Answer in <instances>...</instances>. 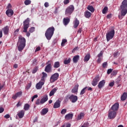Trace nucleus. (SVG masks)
Returning a JSON list of instances; mask_svg holds the SVG:
<instances>
[{
    "label": "nucleus",
    "instance_id": "1",
    "mask_svg": "<svg viewBox=\"0 0 127 127\" xmlns=\"http://www.w3.org/2000/svg\"><path fill=\"white\" fill-rule=\"evenodd\" d=\"M25 43H26L25 38L22 36H19L18 37V41L17 43L18 50H19L20 52L22 51V50H23L25 47Z\"/></svg>",
    "mask_w": 127,
    "mask_h": 127
},
{
    "label": "nucleus",
    "instance_id": "2",
    "mask_svg": "<svg viewBox=\"0 0 127 127\" xmlns=\"http://www.w3.org/2000/svg\"><path fill=\"white\" fill-rule=\"evenodd\" d=\"M54 31H55V28L53 26L50 27L47 29L45 35L48 40H50L52 38L53 34H54Z\"/></svg>",
    "mask_w": 127,
    "mask_h": 127
},
{
    "label": "nucleus",
    "instance_id": "3",
    "mask_svg": "<svg viewBox=\"0 0 127 127\" xmlns=\"http://www.w3.org/2000/svg\"><path fill=\"white\" fill-rule=\"evenodd\" d=\"M30 22V20L29 18H27L24 22H23V32L26 33V36L27 37H29L30 36V33L29 32H27V29H28V27H29V22Z\"/></svg>",
    "mask_w": 127,
    "mask_h": 127
},
{
    "label": "nucleus",
    "instance_id": "4",
    "mask_svg": "<svg viewBox=\"0 0 127 127\" xmlns=\"http://www.w3.org/2000/svg\"><path fill=\"white\" fill-rule=\"evenodd\" d=\"M115 36V30H112L110 31H108L106 34L107 41L109 42L111 39H113Z\"/></svg>",
    "mask_w": 127,
    "mask_h": 127
},
{
    "label": "nucleus",
    "instance_id": "5",
    "mask_svg": "<svg viewBox=\"0 0 127 127\" xmlns=\"http://www.w3.org/2000/svg\"><path fill=\"white\" fill-rule=\"evenodd\" d=\"M74 9H75V7H74V5H69L65 9V14L67 15H70V14H72V13H73V11H74Z\"/></svg>",
    "mask_w": 127,
    "mask_h": 127
},
{
    "label": "nucleus",
    "instance_id": "6",
    "mask_svg": "<svg viewBox=\"0 0 127 127\" xmlns=\"http://www.w3.org/2000/svg\"><path fill=\"white\" fill-rule=\"evenodd\" d=\"M121 15H119L118 17L119 19H122L123 17L126 15L127 13V8H124L120 7Z\"/></svg>",
    "mask_w": 127,
    "mask_h": 127
},
{
    "label": "nucleus",
    "instance_id": "7",
    "mask_svg": "<svg viewBox=\"0 0 127 127\" xmlns=\"http://www.w3.org/2000/svg\"><path fill=\"white\" fill-rule=\"evenodd\" d=\"M101 79V77H100L99 74H97L95 78L93 79L91 85L92 86H94V87L97 86L98 85V83L99 82V81Z\"/></svg>",
    "mask_w": 127,
    "mask_h": 127
},
{
    "label": "nucleus",
    "instance_id": "8",
    "mask_svg": "<svg viewBox=\"0 0 127 127\" xmlns=\"http://www.w3.org/2000/svg\"><path fill=\"white\" fill-rule=\"evenodd\" d=\"M59 78V73L56 72L53 74L50 79V83H54L55 81H57Z\"/></svg>",
    "mask_w": 127,
    "mask_h": 127
},
{
    "label": "nucleus",
    "instance_id": "9",
    "mask_svg": "<svg viewBox=\"0 0 127 127\" xmlns=\"http://www.w3.org/2000/svg\"><path fill=\"white\" fill-rule=\"evenodd\" d=\"M117 117V112L110 110L108 112V118L109 120H114Z\"/></svg>",
    "mask_w": 127,
    "mask_h": 127
},
{
    "label": "nucleus",
    "instance_id": "10",
    "mask_svg": "<svg viewBox=\"0 0 127 127\" xmlns=\"http://www.w3.org/2000/svg\"><path fill=\"white\" fill-rule=\"evenodd\" d=\"M49 63H50V61H49L47 63V64H48L46 66L45 68V71L47 73H51V72H52V65H51V64Z\"/></svg>",
    "mask_w": 127,
    "mask_h": 127
},
{
    "label": "nucleus",
    "instance_id": "11",
    "mask_svg": "<svg viewBox=\"0 0 127 127\" xmlns=\"http://www.w3.org/2000/svg\"><path fill=\"white\" fill-rule=\"evenodd\" d=\"M120 105L118 103H115L110 109L113 112H117L119 110V107Z\"/></svg>",
    "mask_w": 127,
    "mask_h": 127
},
{
    "label": "nucleus",
    "instance_id": "12",
    "mask_svg": "<svg viewBox=\"0 0 127 127\" xmlns=\"http://www.w3.org/2000/svg\"><path fill=\"white\" fill-rule=\"evenodd\" d=\"M22 96V91H19L13 95L12 98L13 100H16L17 98H19V97H21Z\"/></svg>",
    "mask_w": 127,
    "mask_h": 127
},
{
    "label": "nucleus",
    "instance_id": "13",
    "mask_svg": "<svg viewBox=\"0 0 127 127\" xmlns=\"http://www.w3.org/2000/svg\"><path fill=\"white\" fill-rule=\"evenodd\" d=\"M69 99L72 103H76V101H78V97L76 95L72 94L69 97Z\"/></svg>",
    "mask_w": 127,
    "mask_h": 127
},
{
    "label": "nucleus",
    "instance_id": "14",
    "mask_svg": "<svg viewBox=\"0 0 127 127\" xmlns=\"http://www.w3.org/2000/svg\"><path fill=\"white\" fill-rule=\"evenodd\" d=\"M44 83H45V81H39L38 83H37L36 85V88L37 90H40V89H41V88H42V86H43V85H44Z\"/></svg>",
    "mask_w": 127,
    "mask_h": 127
},
{
    "label": "nucleus",
    "instance_id": "15",
    "mask_svg": "<svg viewBox=\"0 0 127 127\" xmlns=\"http://www.w3.org/2000/svg\"><path fill=\"white\" fill-rule=\"evenodd\" d=\"M6 15L8 16V17H11L13 15V10L11 9H8L5 12Z\"/></svg>",
    "mask_w": 127,
    "mask_h": 127
},
{
    "label": "nucleus",
    "instance_id": "16",
    "mask_svg": "<svg viewBox=\"0 0 127 127\" xmlns=\"http://www.w3.org/2000/svg\"><path fill=\"white\" fill-rule=\"evenodd\" d=\"M25 114V111L24 110H20L17 113V116H18L19 119H22L24 117V114Z\"/></svg>",
    "mask_w": 127,
    "mask_h": 127
},
{
    "label": "nucleus",
    "instance_id": "17",
    "mask_svg": "<svg viewBox=\"0 0 127 127\" xmlns=\"http://www.w3.org/2000/svg\"><path fill=\"white\" fill-rule=\"evenodd\" d=\"M105 84H106V80H102L100 81L98 85V87L99 89H102L104 86H105Z\"/></svg>",
    "mask_w": 127,
    "mask_h": 127
},
{
    "label": "nucleus",
    "instance_id": "18",
    "mask_svg": "<svg viewBox=\"0 0 127 127\" xmlns=\"http://www.w3.org/2000/svg\"><path fill=\"white\" fill-rule=\"evenodd\" d=\"M80 24V21H79L77 18H75V20L73 21V28H77Z\"/></svg>",
    "mask_w": 127,
    "mask_h": 127
},
{
    "label": "nucleus",
    "instance_id": "19",
    "mask_svg": "<svg viewBox=\"0 0 127 127\" xmlns=\"http://www.w3.org/2000/svg\"><path fill=\"white\" fill-rule=\"evenodd\" d=\"M61 104V101L60 100H58L54 105V109H58V108H60Z\"/></svg>",
    "mask_w": 127,
    "mask_h": 127
},
{
    "label": "nucleus",
    "instance_id": "20",
    "mask_svg": "<svg viewBox=\"0 0 127 127\" xmlns=\"http://www.w3.org/2000/svg\"><path fill=\"white\" fill-rule=\"evenodd\" d=\"M3 33L5 35H7L8 34V31H9V27L8 26H6L3 28H2Z\"/></svg>",
    "mask_w": 127,
    "mask_h": 127
},
{
    "label": "nucleus",
    "instance_id": "21",
    "mask_svg": "<svg viewBox=\"0 0 127 127\" xmlns=\"http://www.w3.org/2000/svg\"><path fill=\"white\" fill-rule=\"evenodd\" d=\"M48 101V96L47 95H45L40 101V104L42 105L44 104L45 102H47Z\"/></svg>",
    "mask_w": 127,
    "mask_h": 127
},
{
    "label": "nucleus",
    "instance_id": "22",
    "mask_svg": "<svg viewBox=\"0 0 127 127\" xmlns=\"http://www.w3.org/2000/svg\"><path fill=\"white\" fill-rule=\"evenodd\" d=\"M70 22V19L68 18H64L63 19V24L64 25L66 26V25H68L69 23Z\"/></svg>",
    "mask_w": 127,
    "mask_h": 127
},
{
    "label": "nucleus",
    "instance_id": "23",
    "mask_svg": "<svg viewBox=\"0 0 127 127\" xmlns=\"http://www.w3.org/2000/svg\"><path fill=\"white\" fill-rule=\"evenodd\" d=\"M91 15H92V13H91V12H90L88 10H86L84 12V16L86 18H90V17H91Z\"/></svg>",
    "mask_w": 127,
    "mask_h": 127
},
{
    "label": "nucleus",
    "instance_id": "24",
    "mask_svg": "<svg viewBox=\"0 0 127 127\" xmlns=\"http://www.w3.org/2000/svg\"><path fill=\"white\" fill-rule=\"evenodd\" d=\"M120 7L127 8V0H124L122 2Z\"/></svg>",
    "mask_w": 127,
    "mask_h": 127
},
{
    "label": "nucleus",
    "instance_id": "25",
    "mask_svg": "<svg viewBox=\"0 0 127 127\" xmlns=\"http://www.w3.org/2000/svg\"><path fill=\"white\" fill-rule=\"evenodd\" d=\"M65 119L66 121H69V120H72L73 119V114H68L65 116Z\"/></svg>",
    "mask_w": 127,
    "mask_h": 127
},
{
    "label": "nucleus",
    "instance_id": "26",
    "mask_svg": "<svg viewBox=\"0 0 127 127\" xmlns=\"http://www.w3.org/2000/svg\"><path fill=\"white\" fill-rule=\"evenodd\" d=\"M48 113V108H44L41 112V116H45Z\"/></svg>",
    "mask_w": 127,
    "mask_h": 127
},
{
    "label": "nucleus",
    "instance_id": "27",
    "mask_svg": "<svg viewBox=\"0 0 127 127\" xmlns=\"http://www.w3.org/2000/svg\"><path fill=\"white\" fill-rule=\"evenodd\" d=\"M57 91V87H56L53 89L50 92V94H49L50 97H52V96H53L55 94V93H56Z\"/></svg>",
    "mask_w": 127,
    "mask_h": 127
},
{
    "label": "nucleus",
    "instance_id": "28",
    "mask_svg": "<svg viewBox=\"0 0 127 127\" xmlns=\"http://www.w3.org/2000/svg\"><path fill=\"white\" fill-rule=\"evenodd\" d=\"M79 59H80V56H79V55H76L73 57L72 61L73 63H77L79 61Z\"/></svg>",
    "mask_w": 127,
    "mask_h": 127
},
{
    "label": "nucleus",
    "instance_id": "29",
    "mask_svg": "<svg viewBox=\"0 0 127 127\" xmlns=\"http://www.w3.org/2000/svg\"><path fill=\"white\" fill-rule=\"evenodd\" d=\"M43 76L42 77H41V81H43V82H45V78H47V73L44 72H43L42 73Z\"/></svg>",
    "mask_w": 127,
    "mask_h": 127
},
{
    "label": "nucleus",
    "instance_id": "30",
    "mask_svg": "<svg viewBox=\"0 0 127 127\" xmlns=\"http://www.w3.org/2000/svg\"><path fill=\"white\" fill-rule=\"evenodd\" d=\"M78 88H79V84L75 85L74 88L71 90L72 93H77V92H78Z\"/></svg>",
    "mask_w": 127,
    "mask_h": 127
},
{
    "label": "nucleus",
    "instance_id": "31",
    "mask_svg": "<svg viewBox=\"0 0 127 127\" xmlns=\"http://www.w3.org/2000/svg\"><path fill=\"white\" fill-rule=\"evenodd\" d=\"M121 101H126V99H127V93L124 92L121 96Z\"/></svg>",
    "mask_w": 127,
    "mask_h": 127
},
{
    "label": "nucleus",
    "instance_id": "32",
    "mask_svg": "<svg viewBox=\"0 0 127 127\" xmlns=\"http://www.w3.org/2000/svg\"><path fill=\"white\" fill-rule=\"evenodd\" d=\"M87 8L88 10H89V11H91V12H94L95 11V9L92 5H88Z\"/></svg>",
    "mask_w": 127,
    "mask_h": 127
},
{
    "label": "nucleus",
    "instance_id": "33",
    "mask_svg": "<svg viewBox=\"0 0 127 127\" xmlns=\"http://www.w3.org/2000/svg\"><path fill=\"white\" fill-rule=\"evenodd\" d=\"M90 60V54H87L84 58V62H88Z\"/></svg>",
    "mask_w": 127,
    "mask_h": 127
},
{
    "label": "nucleus",
    "instance_id": "34",
    "mask_svg": "<svg viewBox=\"0 0 127 127\" xmlns=\"http://www.w3.org/2000/svg\"><path fill=\"white\" fill-rule=\"evenodd\" d=\"M60 67V63L59 62H56L54 64V68H59Z\"/></svg>",
    "mask_w": 127,
    "mask_h": 127
},
{
    "label": "nucleus",
    "instance_id": "35",
    "mask_svg": "<svg viewBox=\"0 0 127 127\" xmlns=\"http://www.w3.org/2000/svg\"><path fill=\"white\" fill-rule=\"evenodd\" d=\"M109 10V8H108V6H105L102 10V13L103 14H106L107 12H108V10Z\"/></svg>",
    "mask_w": 127,
    "mask_h": 127
},
{
    "label": "nucleus",
    "instance_id": "36",
    "mask_svg": "<svg viewBox=\"0 0 127 127\" xmlns=\"http://www.w3.org/2000/svg\"><path fill=\"white\" fill-rule=\"evenodd\" d=\"M30 107V106H29V104H25V105L24 106V110L25 111H28L29 110Z\"/></svg>",
    "mask_w": 127,
    "mask_h": 127
},
{
    "label": "nucleus",
    "instance_id": "37",
    "mask_svg": "<svg viewBox=\"0 0 127 127\" xmlns=\"http://www.w3.org/2000/svg\"><path fill=\"white\" fill-rule=\"evenodd\" d=\"M84 116V113H81L78 116L77 120L78 121H80V120L82 119V118H83Z\"/></svg>",
    "mask_w": 127,
    "mask_h": 127
},
{
    "label": "nucleus",
    "instance_id": "38",
    "mask_svg": "<svg viewBox=\"0 0 127 127\" xmlns=\"http://www.w3.org/2000/svg\"><path fill=\"white\" fill-rule=\"evenodd\" d=\"M70 62H71V59L69 58L67 60H65L64 62V63L65 64V65H67V64H69Z\"/></svg>",
    "mask_w": 127,
    "mask_h": 127
},
{
    "label": "nucleus",
    "instance_id": "39",
    "mask_svg": "<svg viewBox=\"0 0 127 127\" xmlns=\"http://www.w3.org/2000/svg\"><path fill=\"white\" fill-rule=\"evenodd\" d=\"M88 89V87H85L80 92V95H84L86 93V89Z\"/></svg>",
    "mask_w": 127,
    "mask_h": 127
},
{
    "label": "nucleus",
    "instance_id": "40",
    "mask_svg": "<svg viewBox=\"0 0 127 127\" xmlns=\"http://www.w3.org/2000/svg\"><path fill=\"white\" fill-rule=\"evenodd\" d=\"M30 3H31V1L30 0H25L24 1V4H25V5H28L30 4Z\"/></svg>",
    "mask_w": 127,
    "mask_h": 127
},
{
    "label": "nucleus",
    "instance_id": "41",
    "mask_svg": "<svg viewBox=\"0 0 127 127\" xmlns=\"http://www.w3.org/2000/svg\"><path fill=\"white\" fill-rule=\"evenodd\" d=\"M38 70V67L37 66L35 67V68L33 69L32 71V74H35V73H36V72H37Z\"/></svg>",
    "mask_w": 127,
    "mask_h": 127
},
{
    "label": "nucleus",
    "instance_id": "42",
    "mask_svg": "<svg viewBox=\"0 0 127 127\" xmlns=\"http://www.w3.org/2000/svg\"><path fill=\"white\" fill-rule=\"evenodd\" d=\"M66 42H67L66 39H63L61 43L62 46H65V43H66Z\"/></svg>",
    "mask_w": 127,
    "mask_h": 127
},
{
    "label": "nucleus",
    "instance_id": "43",
    "mask_svg": "<svg viewBox=\"0 0 127 127\" xmlns=\"http://www.w3.org/2000/svg\"><path fill=\"white\" fill-rule=\"evenodd\" d=\"M29 32L32 33V32H34L35 31V28L34 27H32L29 29Z\"/></svg>",
    "mask_w": 127,
    "mask_h": 127
},
{
    "label": "nucleus",
    "instance_id": "44",
    "mask_svg": "<svg viewBox=\"0 0 127 127\" xmlns=\"http://www.w3.org/2000/svg\"><path fill=\"white\" fill-rule=\"evenodd\" d=\"M66 113H67V109H63L61 112V114H62V115H65Z\"/></svg>",
    "mask_w": 127,
    "mask_h": 127
},
{
    "label": "nucleus",
    "instance_id": "45",
    "mask_svg": "<svg viewBox=\"0 0 127 127\" xmlns=\"http://www.w3.org/2000/svg\"><path fill=\"white\" fill-rule=\"evenodd\" d=\"M118 74V71L114 70L112 71L111 75L112 76H116Z\"/></svg>",
    "mask_w": 127,
    "mask_h": 127
},
{
    "label": "nucleus",
    "instance_id": "46",
    "mask_svg": "<svg viewBox=\"0 0 127 127\" xmlns=\"http://www.w3.org/2000/svg\"><path fill=\"white\" fill-rule=\"evenodd\" d=\"M107 66H108V63L107 62H104L102 64V67L103 68H107Z\"/></svg>",
    "mask_w": 127,
    "mask_h": 127
},
{
    "label": "nucleus",
    "instance_id": "47",
    "mask_svg": "<svg viewBox=\"0 0 127 127\" xmlns=\"http://www.w3.org/2000/svg\"><path fill=\"white\" fill-rule=\"evenodd\" d=\"M31 87V83H28V84L26 86V90H29Z\"/></svg>",
    "mask_w": 127,
    "mask_h": 127
},
{
    "label": "nucleus",
    "instance_id": "48",
    "mask_svg": "<svg viewBox=\"0 0 127 127\" xmlns=\"http://www.w3.org/2000/svg\"><path fill=\"white\" fill-rule=\"evenodd\" d=\"M112 72H113V69L110 68V69H108V70H107L108 75H110V74H111V73H112Z\"/></svg>",
    "mask_w": 127,
    "mask_h": 127
},
{
    "label": "nucleus",
    "instance_id": "49",
    "mask_svg": "<svg viewBox=\"0 0 127 127\" xmlns=\"http://www.w3.org/2000/svg\"><path fill=\"white\" fill-rule=\"evenodd\" d=\"M38 95H34L32 97V100H31V102H33V101H34V99L36 98H38Z\"/></svg>",
    "mask_w": 127,
    "mask_h": 127
},
{
    "label": "nucleus",
    "instance_id": "50",
    "mask_svg": "<svg viewBox=\"0 0 127 127\" xmlns=\"http://www.w3.org/2000/svg\"><path fill=\"white\" fill-rule=\"evenodd\" d=\"M115 85V82L114 81H112L109 84V86L110 87H114V85Z\"/></svg>",
    "mask_w": 127,
    "mask_h": 127
},
{
    "label": "nucleus",
    "instance_id": "51",
    "mask_svg": "<svg viewBox=\"0 0 127 127\" xmlns=\"http://www.w3.org/2000/svg\"><path fill=\"white\" fill-rule=\"evenodd\" d=\"M35 104L37 105H40V99H38L36 101Z\"/></svg>",
    "mask_w": 127,
    "mask_h": 127
},
{
    "label": "nucleus",
    "instance_id": "52",
    "mask_svg": "<svg viewBox=\"0 0 127 127\" xmlns=\"http://www.w3.org/2000/svg\"><path fill=\"white\" fill-rule=\"evenodd\" d=\"M119 54V52H115L114 54V56L115 58H118V55Z\"/></svg>",
    "mask_w": 127,
    "mask_h": 127
},
{
    "label": "nucleus",
    "instance_id": "53",
    "mask_svg": "<svg viewBox=\"0 0 127 127\" xmlns=\"http://www.w3.org/2000/svg\"><path fill=\"white\" fill-rule=\"evenodd\" d=\"M70 1H69V0H64V4H68V3H69Z\"/></svg>",
    "mask_w": 127,
    "mask_h": 127
},
{
    "label": "nucleus",
    "instance_id": "54",
    "mask_svg": "<svg viewBox=\"0 0 127 127\" xmlns=\"http://www.w3.org/2000/svg\"><path fill=\"white\" fill-rule=\"evenodd\" d=\"M11 7H12L11 4L8 3V5L7 6L6 8L8 9H10V8H11Z\"/></svg>",
    "mask_w": 127,
    "mask_h": 127
},
{
    "label": "nucleus",
    "instance_id": "55",
    "mask_svg": "<svg viewBox=\"0 0 127 127\" xmlns=\"http://www.w3.org/2000/svg\"><path fill=\"white\" fill-rule=\"evenodd\" d=\"M103 56V52H100V53L98 55L97 57L98 58H101Z\"/></svg>",
    "mask_w": 127,
    "mask_h": 127
},
{
    "label": "nucleus",
    "instance_id": "56",
    "mask_svg": "<svg viewBox=\"0 0 127 127\" xmlns=\"http://www.w3.org/2000/svg\"><path fill=\"white\" fill-rule=\"evenodd\" d=\"M44 6L45 7H48V6H49V3H48V2H46L44 4Z\"/></svg>",
    "mask_w": 127,
    "mask_h": 127
},
{
    "label": "nucleus",
    "instance_id": "57",
    "mask_svg": "<svg viewBox=\"0 0 127 127\" xmlns=\"http://www.w3.org/2000/svg\"><path fill=\"white\" fill-rule=\"evenodd\" d=\"M101 61H102V58H98V59L97 60V63L100 64L101 63Z\"/></svg>",
    "mask_w": 127,
    "mask_h": 127
},
{
    "label": "nucleus",
    "instance_id": "58",
    "mask_svg": "<svg viewBox=\"0 0 127 127\" xmlns=\"http://www.w3.org/2000/svg\"><path fill=\"white\" fill-rule=\"evenodd\" d=\"M107 18L110 19V18H112V14H109L107 15Z\"/></svg>",
    "mask_w": 127,
    "mask_h": 127
},
{
    "label": "nucleus",
    "instance_id": "59",
    "mask_svg": "<svg viewBox=\"0 0 127 127\" xmlns=\"http://www.w3.org/2000/svg\"><path fill=\"white\" fill-rule=\"evenodd\" d=\"M37 64V60L36 59H35L33 61V64Z\"/></svg>",
    "mask_w": 127,
    "mask_h": 127
},
{
    "label": "nucleus",
    "instance_id": "60",
    "mask_svg": "<svg viewBox=\"0 0 127 127\" xmlns=\"http://www.w3.org/2000/svg\"><path fill=\"white\" fill-rule=\"evenodd\" d=\"M4 111V109L3 108H0V114H1V113H3Z\"/></svg>",
    "mask_w": 127,
    "mask_h": 127
},
{
    "label": "nucleus",
    "instance_id": "61",
    "mask_svg": "<svg viewBox=\"0 0 127 127\" xmlns=\"http://www.w3.org/2000/svg\"><path fill=\"white\" fill-rule=\"evenodd\" d=\"M10 117L9 115L7 114L4 116V118H5V119H9Z\"/></svg>",
    "mask_w": 127,
    "mask_h": 127
},
{
    "label": "nucleus",
    "instance_id": "62",
    "mask_svg": "<svg viewBox=\"0 0 127 127\" xmlns=\"http://www.w3.org/2000/svg\"><path fill=\"white\" fill-rule=\"evenodd\" d=\"M40 50V47H38L36 48L35 50V52H37V51H39Z\"/></svg>",
    "mask_w": 127,
    "mask_h": 127
},
{
    "label": "nucleus",
    "instance_id": "63",
    "mask_svg": "<svg viewBox=\"0 0 127 127\" xmlns=\"http://www.w3.org/2000/svg\"><path fill=\"white\" fill-rule=\"evenodd\" d=\"M77 49H78V47H75L74 48L72 51V53H74V52H75V51H76V50H77Z\"/></svg>",
    "mask_w": 127,
    "mask_h": 127
},
{
    "label": "nucleus",
    "instance_id": "64",
    "mask_svg": "<svg viewBox=\"0 0 127 127\" xmlns=\"http://www.w3.org/2000/svg\"><path fill=\"white\" fill-rule=\"evenodd\" d=\"M66 127H71V124H66Z\"/></svg>",
    "mask_w": 127,
    "mask_h": 127
}]
</instances>
